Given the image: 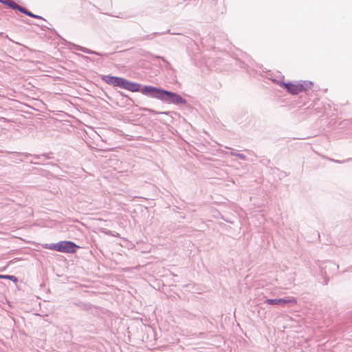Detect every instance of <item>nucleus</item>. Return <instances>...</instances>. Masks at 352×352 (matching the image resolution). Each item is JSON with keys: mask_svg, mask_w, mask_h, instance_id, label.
Instances as JSON below:
<instances>
[{"mask_svg": "<svg viewBox=\"0 0 352 352\" xmlns=\"http://www.w3.org/2000/svg\"><path fill=\"white\" fill-rule=\"evenodd\" d=\"M141 93L146 96L156 98L167 103H173L176 105L187 104V100L180 95L151 85H144L141 90Z\"/></svg>", "mask_w": 352, "mask_h": 352, "instance_id": "obj_1", "label": "nucleus"}, {"mask_svg": "<svg viewBox=\"0 0 352 352\" xmlns=\"http://www.w3.org/2000/svg\"><path fill=\"white\" fill-rule=\"evenodd\" d=\"M276 83L279 85L280 87L285 88L287 92L292 95H296L298 93L306 90V88L304 87V84H301V82H296L294 84L292 82L285 83L278 80Z\"/></svg>", "mask_w": 352, "mask_h": 352, "instance_id": "obj_2", "label": "nucleus"}, {"mask_svg": "<svg viewBox=\"0 0 352 352\" xmlns=\"http://www.w3.org/2000/svg\"><path fill=\"white\" fill-rule=\"evenodd\" d=\"M56 251L65 253H75L76 249L79 248L76 243L70 241H62L58 242Z\"/></svg>", "mask_w": 352, "mask_h": 352, "instance_id": "obj_3", "label": "nucleus"}, {"mask_svg": "<svg viewBox=\"0 0 352 352\" xmlns=\"http://www.w3.org/2000/svg\"><path fill=\"white\" fill-rule=\"evenodd\" d=\"M265 303L271 305H282L285 304H297V300L296 298L289 296L286 298H275V299H266L264 301Z\"/></svg>", "mask_w": 352, "mask_h": 352, "instance_id": "obj_4", "label": "nucleus"}, {"mask_svg": "<svg viewBox=\"0 0 352 352\" xmlns=\"http://www.w3.org/2000/svg\"><path fill=\"white\" fill-rule=\"evenodd\" d=\"M102 80L108 85L122 88L124 78L118 76L106 75L102 77Z\"/></svg>", "mask_w": 352, "mask_h": 352, "instance_id": "obj_5", "label": "nucleus"}, {"mask_svg": "<svg viewBox=\"0 0 352 352\" xmlns=\"http://www.w3.org/2000/svg\"><path fill=\"white\" fill-rule=\"evenodd\" d=\"M122 89H126L132 92L141 91V85L138 82L129 81L124 78Z\"/></svg>", "mask_w": 352, "mask_h": 352, "instance_id": "obj_6", "label": "nucleus"}, {"mask_svg": "<svg viewBox=\"0 0 352 352\" xmlns=\"http://www.w3.org/2000/svg\"><path fill=\"white\" fill-rule=\"evenodd\" d=\"M16 10H19L21 13L25 14L30 17H32L34 19H42V20L45 21V19L42 16L33 14L30 11L28 10L26 8H25L19 5H18V8H16Z\"/></svg>", "mask_w": 352, "mask_h": 352, "instance_id": "obj_7", "label": "nucleus"}, {"mask_svg": "<svg viewBox=\"0 0 352 352\" xmlns=\"http://www.w3.org/2000/svg\"><path fill=\"white\" fill-rule=\"evenodd\" d=\"M74 48L77 50H79V51H81L82 52H85L86 54H96V55H98V56H102L101 54L98 53V52H94V51H92L91 50H89L86 47H82V46H80V45H74Z\"/></svg>", "mask_w": 352, "mask_h": 352, "instance_id": "obj_8", "label": "nucleus"}, {"mask_svg": "<svg viewBox=\"0 0 352 352\" xmlns=\"http://www.w3.org/2000/svg\"><path fill=\"white\" fill-rule=\"evenodd\" d=\"M0 2L4 5H6L13 10H16L18 8V4L14 2L12 0H0Z\"/></svg>", "mask_w": 352, "mask_h": 352, "instance_id": "obj_9", "label": "nucleus"}, {"mask_svg": "<svg viewBox=\"0 0 352 352\" xmlns=\"http://www.w3.org/2000/svg\"><path fill=\"white\" fill-rule=\"evenodd\" d=\"M226 148H228V149L231 150L230 155L232 156H236V157H238L239 159H241L242 160H245L247 159L245 155H244L243 154H241V153H236L232 148H230V147H226Z\"/></svg>", "mask_w": 352, "mask_h": 352, "instance_id": "obj_10", "label": "nucleus"}, {"mask_svg": "<svg viewBox=\"0 0 352 352\" xmlns=\"http://www.w3.org/2000/svg\"><path fill=\"white\" fill-rule=\"evenodd\" d=\"M1 279H8L10 280L14 283L18 281V278L13 275H1Z\"/></svg>", "mask_w": 352, "mask_h": 352, "instance_id": "obj_11", "label": "nucleus"}, {"mask_svg": "<svg viewBox=\"0 0 352 352\" xmlns=\"http://www.w3.org/2000/svg\"><path fill=\"white\" fill-rule=\"evenodd\" d=\"M33 157L34 159H36V160H40L42 157H44L45 159H51L52 158L50 153L42 154V155H34Z\"/></svg>", "mask_w": 352, "mask_h": 352, "instance_id": "obj_12", "label": "nucleus"}, {"mask_svg": "<svg viewBox=\"0 0 352 352\" xmlns=\"http://www.w3.org/2000/svg\"><path fill=\"white\" fill-rule=\"evenodd\" d=\"M58 245V243H51V244H46L45 248H48L50 250H54L56 251V245Z\"/></svg>", "mask_w": 352, "mask_h": 352, "instance_id": "obj_13", "label": "nucleus"}, {"mask_svg": "<svg viewBox=\"0 0 352 352\" xmlns=\"http://www.w3.org/2000/svg\"><path fill=\"white\" fill-rule=\"evenodd\" d=\"M155 58H157V59H161L166 64V67H169L170 66V64L169 63L168 61H167L163 56H154Z\"/></svg>", "mask_w": 352, "mask_h": 352, "instance_id": "obj_14", "label": "nucleus"}, {"mask_svg": "<svg viewBox=\"0 0 352 352\" xmlns=\"http://www.w3.org/2000/svg\"><path fill=\"white\" fill-rule=\"evenodd\" d=\"M302 84H304V87L306 88V90L311 89L312 85V82L311 81H305Z\"/></svg>", "mask_w": 352, "mask_h": 352, "instance_id": "obj_15", "label": "nucleus"}, {"mask_svg": "<svg viewBox=\"0 0 352 352\" xmlns=\"http://www.w3.org/2000/svg\"><path fill=\"white\" fill-rule=\"evenodd\" d=\"M19 154L23 155L26 158L29 156H33L32 155H31L30 153H19Z\"/></svg>", "mask_w": 352, "mask_h": 352, "instance_id": "obj_16", "label": "nucleus"}, {"mask_svg": "<svg viewBox=\"0 0 352 352\" xmlns=\"http://www.w3.org/2000/svg\"><path fill=\"white\" fill-rule=\"evenodd\" d=\"M158 34H160V33H158V32H154V33H153L152 34L147 36V38H152V37H151L152 36H155V35H158Z\"/></svg>", "mask_w": 352, "mask_h": 352, "instance_id": "obj_17", "label": "nucleus"}, {"mask_svg": "<svg viewBox=\"0 0 352 352\" xmlns=\"http://www.w3.org/2000/svg\"><path fill=\"white\" fill-rule=\"evenodd\" d=\"M30 163L34 164H44V163L43 162H30Z\"/></svg>", "mask_w": 352, "mask_h": 352, "instance_id": "obj_18", "label": "nucleus"}, {"mask_svg": "<svg viewBox=\"0 0 352 352\" xmlns=\"http://www.w3.org/2000/svg\"><path fill=\"white\" fill-rule=\"evenodd\" d=\"M148 111L151 112H153V113L155 112L154 111H152L151 109H149Z\"/></svg>", "mask_w": 352, "mask_h": 352, "instance_id": "obj_19", "label": "nucleus"}, {"mask_svg": "<svg viewBox=\"0 0 352 352\" xmlns=\"http://www.w3.org/2000/svg\"><path fill=\"white\" fill-rule=\"evenodd\" d=\"M0 278H1V274H0Z\"/></svg>", "mask_w": 352, "mask_h": 352, "instance_id": "obj_20", "label": "nucleus"}]
</instances>
